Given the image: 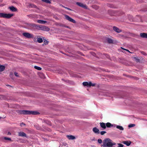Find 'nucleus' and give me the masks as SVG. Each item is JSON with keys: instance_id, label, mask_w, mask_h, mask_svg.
Listing matches in <instances>:
<instances>
[{"instance_id": "nucleus-52", "label": "nucleus", "mask_w": 147, "mask_h": 147, "mask_svg": "<svg viewBox=\"0 0 147 147\" xmlns=\"http://www.w3.org/2000/svg\"><path fill=\"white\" fill-rule=\"evenodd\" d=\"M91 140L92 141H94L95 140V138H94L93 139H92Z\"/></svg>"}, {"instance_id": "nucleus-46", "label": "nucleus", "mask_w": 147, "mask_h": 147, "mask_svg": "<svg viewBox=\"0 0 147 147\" xmlns=\"http://www.w3.org/2000/svg\"><path fill=\"white\" fill-rule=\"evenodd\" d=\"M78 53L79 54L81 55L84 56V55L82 54V53L80 52H78Z\"/></svg>"}, {"instance_id": "nucleus-8", "label": "nucleus", "mask_w": 147, "mask_h": 147, "mask_svg": "<svg viewBox=\"0 0 147 147\" xmlns=\"http://www.w3.org/2000/svg\"><path fill=\"white\" fill-rule=\"evenodd\" d=\"M76 4L81 7L85 9H87V6L86 5H84L83 3L80 2H77L76 3Z\"/></svg>"}, {"instance_id": "nucleus-45", "label": "nucleus", "mask_w": 147, "mask_h": 147, "mask_svg": "<svg viewBox=\"0 0 147 147\" xmlns=\"http://www.w3.org/2000/svg\"><path fill=\"white\" fill-rule=\"evenodd\" d=\"M65 8L66 9H67L69 10H70V11L72 10L71 9H70V8H68L67 7H65Z\"/></svg>"}, {"instance_id": "nucleus-35", "label": "nucleus", "mask_w": 147, "mask_h": 147, "mask_svg": "<svg viewBox=\"0 0 147 147\" xmlns=\"http://www.w3.org/2000/svg\"><path fill=\"white\" fill-rule=\"evenodd\" d=\"M135 126V125L134 124H130V125H128V127H134Z\"/></svg>"}, {"instance_id": "nucleus-4", "label": "nucleus", "mask_w": 147, "mask_h": 147, "mask_svg": "<svg viewBox=\"0 0 147 147\" xmlns=\"http://www.w3.org/2000/svg\"><path fill=\"white\" fill-rule=\"evenodd\" d=\"M16 112L19 114L24 115H28L29 112V111L27 110H17Z\"/></svg>"}, {"instance_id": "nucleus-11", "label": "nucleus", "mask_w": 147, "mask_h": 147, "mask_svg": "<svg viewBox=\"0 0 147 147\" xmlns=\"http://www.w3.org/2000/svg\"><path fill=\"white\" fill-rule=\"evenodd\" d=\"M9 9L11 11L13 12L16 11L17 10V9L13 6L9 7Z\"/></svg>"}, {"instance_id": "nucleus-57", "label": "nucleus", "mask_w": 147, "mask_h": 147, "mask_svg": "<svg viewBox=\"0 0 147 147\" xmlns=\"http://www.w3.org/2000/svg\"><path fill=\"white\" fill-rule=\"evenodd\" d=\"M60 52H61V53H63V54H64V53H63L62 52V51H61Z\"/></svg>"}, {"instance_id": "nucleus-2", "label": "nucleus", "mask_w": 147, "mask_h": 147, "mask_svg": "<svg viewBox=\"0 0 147 147\" xmlns=\"http://www.w3.org/2000/svg\"><path fill=\"white\" fill-rule=\"evenodd\" d=\"M113 95L116 98H126L128 97L127 93L123 92H115L114 94Z\"/></svg>"}, {"instance_id": "nucleus-27", "label": "nucleus", "mask_w": 147, "mask_h": 147, "mask_svg": "<svg viewBox=\"0 0 147 147\" xmlns=\"http://www.w3.org/2000/svg\"><path fill=\"white\" fill-rule=\"evenodd\" d=\"M116 127L117 128L121 130H123L124 129L123 128L122 126L120 125H117L116 126Z\"/></svg>"}, {"instance_id": "nucleus-9", "label": "nucleus", "mask_w": 147, "mask_h": 147, "mask_svg": "<svg viewBox=\"0 0 147 147\" xmlns=\"http://www.w3.org/2000/svg\"><path fill=\"white\" fill-rule=\"evenodd\" d=\"M28 7L29 8H33L37 9V7L33 4L28 3Z\"/></svg>"}, {"instance_id": "nucleus-20", "label": "nucleus", "mask_w": 147, "mask_h": 147, "mask_svg": "<svg viewBox=\"0 0 147 147\" xmlns=\"http://www.w3.org/2000/svg\"><path fill=\"white\" fill-rule=\"evenodd\" d=\"M38 26V25H36L34 24H30V28L35 27L37 29Z\"/></svg>"}, {"instance_id": "nucleus-54", "label": "nucleus", "mask_w": 147, "mask_h": 147, "mask_svg": "<svg viewBox=\"0 0 147 147\" xmlns=\"http://www.w3.org/2000/svg\"><path fill=\"white\" fill-rule=\"evenodd\" d=\"M6 86H10V87H12L11 86L9 85H6Z\"/></svg>"}, {"instance_id": "nucleus-58", "label": "nucleus", "mask_w": 147, "mask_h": 147, "mask_svg": "<svg viewBox=\"0 0 147 147\" xmlns=\"http://www.w3.org/2000/svg\"><path fill=\"white\" fill-rule=\"evenodd\" d=\"M44 44H45V43L43 44V45H44Z\"/></svg>"}, {"instance_id": "nucleus-40", "label": "nucleus", "mask_w": 147, "mask_h": 147, "mask_svg": "<svg viewBox=\"0 0 147 147\" xmlns=\"http://www.w3.org/2000/svg\"><path fill=\"white\" fill-rule=\"evenodd\" d=\"M117 144L118 145V147H123V145L122 144L118 143Z\"/></svg>"}, {"instance_id": "nucleus-6", "label": "nucleus", "mask_w": 147, "mask_h": 147, "mask_svg": "<svg viewBox=\"0 0 147 147\" xmlns=\"http://www.w3.org/2000/svg\"><path fill=\"white\" fill-rule=\"evenodd\" d=\"M22 35L25 37L28 38H32V35L28 32H24L22 34Z\"/></svg>"}, {"instance_id": "nucleus-21", "label": "nucleus", "mask_w": 147, "mask_h": 147, "mask_svg": "<svg viewBox=\"0 0 147 147\" xmlns=\"http://www.w3.org/2000/svg\"><path fill=\"white\" fill-rule=\"evenodd\" d=\"M6 97L5 96L3 95H0V99L1 100H6Z\"/></svg>"}, {"instance_id": "nucleus-49", "label": "nucleus", "mask_w": 147, "mask_h": 147, "mask_svg": "<svg viewBox=\"0 0 147 147\" xmlns=\"http://www.w3.org/2000/svg\"><path fill=\"white\" fill-rule=\"evenodd\" d=\"M96 85V84L95 83H92V85H91L92 86H95Z\"/></svg>"}, {"instance_id": "nucleus-56", "label": "nucleus", "mask_w": 147, "mask_h": 147, "mask_svg": "<svg viewBox=\"0 0 147 147\" xmlns=\"http://www.w3.org/2000/svg\"><path fill=\"white\" fill-rule=\"evenodd\" d=\"M62 7H63L65 8V7L63 6V5H62Z\"/></svg>"}, {"instance_id": "nucleus-12", "label": "nucleus", "mask_w": 147, "mask_h": 147, "mask_svg": "<svg viewBox=\"0 0 147 147\" xmlns=\"http://www.w3.org/2000/svg\"><path fill=\"white\" fill-rule=\"evenodd\" d=\"M140 36L143 38H147V33H142L140 34Z\"/></svg>"}, {"instance_id": "nucleus-17", "label": "nucleus", "mask_w": 147, "mask_h": 147, "mask_svg": "<svg viewBox=\"0 0 147 147\" xmlns=\"http://www.w3.org/2000/svg\"><path fill=\"white\" fill-rule=\"evenodd\" d=\"M5 68V66L0 64V72L4 71Z\"/></svg>"}, {"instance_id": "nucleus-7", "label": "nucleus", "mask_w": 147, "mask_h": 147, "mask_svg": "<svg viewBox=\"0 0 147 147\" xmlns=\"http://www.w3.org/2000/svg\"><path fill=\"white\" fill-rule=\"evenodd\" d=\"M18 136L22 137H25L28 138V136H27L26 134L24 132L22 131H20L18 133Z\"/></svg>"}, {"instance_id": "nucleus-28", "label": "nucleus", "mask_w": 147, "mask_h": 147, "mask_svg": "<svg viewBox=\"0 0 147 147\" xmlns=\"http://www.w3.org/2000/svg\"><path fill=\"white\" fill-rule=\"evenodd\" d=\"M134 60H136L137 62H140V58H139L138 57H133Z\"/></svg>"}, {"instance_id": "nucleus-42", "label": "nucleus", "mask_w": 147, "mask_h": 147, "mask_svg": "<svg viewBox=\"0 0 147 147\" xmlns=\"http://www.w3.org/2000/svg\"><path fill=\"white\" fill-rule=\"evenodd\" d=\"M26 124L24 123H22L20 124V126L22 127L23 125H25Z\"/></svg>"}, {"instance_id": "nucleus-33", "label": "nucleus", "mask_w": 147, "mask_h": 147, "mask_svg": "<svg viewBox=\"0 0 147 147\" xmlns=\"http://www.w3.org/2000/svg\"><path fill=\"white\" fill-rule=\"evenodd\" d=\"M34 68L35 69L39 70H40L42 69V68L41 67L36 66H34Z\"/></svg>"}, {"instance_id": "nucleus-59", "label": "nucleus", "mask_w": 147, "mask_h": 147, "mask_svg": "<svg viewBox=\"0 0 147 147\" xmlns=\"http://www.w3.org/2000/svg\"><path fill=\"white\" fill-rule=\"evenodd\" d=\"M1 118V117H0V119Z\"/></svg>"}, {"instance_id": "nucleus-1", "label": "nucleus", "mask_w": 147, "mask_h": 147, "mask_svg": "<svg viewBox=\"0 0 147 147\" xmlns=\"http://www.w3.org/2000/svg\"><path fill=\"white\" fill-rule=\"evenodd\" d=\"M116 143L109 138L105 139L102 141V144L101 146L103 147H112L113 146L116 145Z\"/></svg>"}, {"instance_id": "nucleus-32", "label": "nucleus", "mask_w": 147, "mask_h": 147, "mask_svg": "<svg viewBox=\"0 0 147 147\" xmlns=\"http://www.w3.org/2000/svg\"><path fill=\"white\" fill-rule=\"evenodd\" d=\"M5 13H0V17H3L5 18Z\"/></svg>"}, {"instance_id": "nucleus-55", "label": "nucleus", "mask_w": 147, "mask_h": 147, "mask_svg": "<svg viewBox=\"0 0 147 147\" xmlns=\"http://www.w3.org/2000/svg\"><path fill=\"white\" fill-rule=\"evenodd\" d=\"M66 27L67 28H69V27L68 26H65V27Z\"/></svg>"}, {"instance_id": "nucleus-16", "label": "nucleus", "mask_w": 147, "mask_h": 147, "mask_svg": "<svg viewBox=\"0 0 147 147\" xmlns=\"http://www.w3.org/2000/svg\"><path fill=\"white\" fill-rule=\"evenodd\" d=\"M100 127L103 128V129H105L106 128V127L105 123L102 122L100 123Z\"/></svg>"}, {"instance_id": "nucleus-15", "label": "nucleus", "mask_w": 147, "mask_h": 147, "mask_svg": "<svg viewBox=\"0 0 147 147\" xmlns=\"http://www.w3.org/2000/svg\"><path fill=\"white\" fill-rule=\"evenodd\" d=\"M122 143L128 146L130 145L131 143V142L130 141H123Z\"/></svg>"}, {"instance_id": "nucleus-37", "label": "nucleus", "mask_w": 147, "mask_h": 147, "mask_svg": "<svg viewBox=\"0 0 147 147\" xmlns=\"http://www.w3.org/2000/svg\"><path fill=\"white\" fill-rule=\"evenodd\" d=\"M98 142L99 144H101L102 143V141L100 139H98Z\"/></svg>"}, {"instance_id": "nucleus-38", "label": "nucleus", "mask_w": 147, "mask_h": 147, "mask_svg": "<svg viewBox=\"0 0 147 147\" xmlns=\"http://www.w3.org/2000/svg\"><path fill=\"white\" fill-rule=\"evenodd\" d=\"M27 16L28 17H30V18H33V15L32 14L28 15Z\"/></svg>"}, {"instance_id": "nucleus-43", "label": "nucleus", "mask_w": 147, "mask_h": 147, "mask_svg": "<svg viewBox=\"0 0 147 147\" xmlns=\"http://www.w3.org/2000/svg\"><path fill=\"white\" fill-rule=\"evenodd\" d=\"M141 53L142 54H143V55H146V53H145V52H144V51H142V52H141Z\"/></svg>"}, {"instance_id": "nucleus-51", "label": "nucleus", "mask_w": 147, "mask_h": 147, "mask_svg": "<svg viewBox=\"0 0 147 147\" xmlns=\"http://www.w3.org/2000/svg\"><path fill=\"white\" fill-rule=\"evenodd\" d=\"M124 49V50H125L126 51H127L128 52H129L130 53V52L129 51V50H127V49Z\"/></svg>"}, {"instance_id": "nucleus-53", "label": "nucleus", "mask_w": 147, "mask_h": 147, "mask_svg": "<svg viewBox=\"0 0 147 147\" xmlns=\"http://www.w3.org/2000/svg\"><path fill=\"white\" fill-rule=\"evenodd\" d=\"M7 134L8 135H10L11 134V133L10 132H8L7 133Z\"/></svg>"}, {"instance_id": "nucleus-22", "label": "nucleus", "mask_w": 147, "mask_h": 147, "mask_svg": "<svg viewBox=\"0 0 147 147\" xmlns=\"http://www.w3.org/2000/svg\"><path fill=\"white\" fill-rule=\"evenodd\" d=\"M67 137L69 140H74L75 138V136L72 135L67 136Z\"/></svg>"}, {"instance_id": "nucleus-10", "label": "nucleus", "mask_w": 147, "mask_h": 147, "mask_svg": "<svg viewBox=\"0 0 147 147\" xmlns=\"http://www.w3.org/2000/svg\"><path fill=\"white\" fill-rule=\"evenodd\" d=\"M113 29L115 31L118 33L121 32L122 31L121 30L119 29L116 26H113Z\"/></svg>"}, {"instance_id": "nucleus-30", "label": "nucleus", "mask_w": 147, "mask_h": 147, "mask_svg": "<svg viewBox=\"0 0 147 147\" xmlns=\"http://www.w3.org/2000/svg\"><path fill=\"white\" fill-rule=\"evenodd\" d=\"M83 86H86L88 87V82H84L82 83Z\"/></svg>"}, {"instance_id": "nucleus-36", "label": "nucleus", "mask_w": 147, "mask_h": 147, "mask_svg": "<svg viewBox=\"0 0 147 147\" xmlns=\"http://www.w3.org/2000/svg\"><path fill=\"white\" fill-rule=\"evenodd\" d=\"M44 42L45 43V45H47L48 44L49 42L46 39L44 40Z\"/></svg>"}, {"instance_id": "nucleus-13", "label": "nucleus", "mask_w": 147, "mask_h": 147, "mask_svg": "<svg viewBox=\"0 0 147 147\" xmlns=\"http://www.w3.org/2000/svg\"><path fill=\"white\" fill-rule=\"evenodd\" d=\"M29 112L28 113H29L28 114V115L32 114L34 115H36L39 114V112L36 111H29Z\"/></svg>"}, {"instance_id": "nucleus-24", "label": "nucleus", "mask_w": 147, "mask_h": 147, "mask_svg": "<svg viewBox=\"0 0 147 147\" xmlns=\"http://www.w3.org/2000/svg\"><path fill=\"white\" fill-rule=\"evenodd\" d=\"M128 18L129 20L131 22H133L134 21L132 16L131 15H129L128 16Z\"/></svg>"}, {"instance_id": "nucleus-25", "label": "nucleus", "mask_w": 147, "mask_h": 147, "mask_svg": "<svg viewBox=\"0 0 147 147\" xmlns=\"http://www.w3.org/2000/svg\"><path fill=\"white\" fill-rule=\"evenodd\" d=\"M107 41L109 43H113V41L110 38H108L107 39Z\"/></svg>"}, {"instance_id": "nucleus-41", "label": "nucleus", "mask_w": 147, "mask_h": 147, "mask_svg": "<svg viewBox=\"0 0 147 147\" xmlns=\"http://www.w3.org/2000/svg\"><path fill=\"white\" fill-rule=\"evenodd\" d=\"M92 83L91 82H88V87H90L92 86Z\"/></svg>"}, {"instance_id": "nucleus-44", "label": "nucleus", "mask_w": 147, "mask_h": 147, "mask_svg": "<svg viewBox=\"0 0 147 147\" xmlns=\"http://www.w3.org/2000/svg\"><path fill=\"white\" fill-rule=\"evenodd\" d=\"M18 73H17L16 72H15L14 73V75L16 77H18L19 76L18 75Z\"/></svg>"}, {"instance_id": "nucleus-19", "label": "nucleus", "mask_w": 147, "mask_h": 147, "mask_svg": "<svg viewBox=\"0 0 147 147\" xmlns=\"http://www.w3.org/2000/svg\"><path fill=\"white\" fill-rule=\"evenodd\" d=\"M37 22L41 24H45L47 22L46 21L42 20H38Z\"/></svg>"}, {"instance_id": "nucleus-23", "label": "nucleus", "mask_w": 147, "mask_h": 147, "mask_svg": "<svg viewBox=\"0 0 147 147\" xmlns=\"http://www.w3.org/2000/svg\"><path fill=\"white\" fill-rule=\"evenodd\" d=\"M106 127H110L113 126V125L111 124L110 123L108 122L106 124Z\"/></svg>"}, {"instance_id": "nucleus-26", "label": "nucleus", "mask_w": 147, "mask_h": 147, "mask_svg": "<svg viewBox=\"0 0 147 147\" xmlns=\"http://www.w3.org/2000/svg\"><path fill=\"white\" fill-rule=\"evenodd\" d=\"M37 42L39 43L42 42L43 41L42 39V38L40 37L37 38Z\"/></svg>"}, {"instance_id": "nucleus-18", "label": "nucleus", "mask_w": 147, "mask_h": 147, "mask_svg": "<svg viewBox=\"0 0 147 147\" xmlns=\"http://www.w3.org/2000/svg\"><path fill=\"white\" fill-rule=\"evenodd\" d=\"M13 16V14H6L5 13V18H11V17Z\"/></svg>"}, {"instance_id": "nucleus-50", "label": "nucleus", "mask_w": 147, "mask_h": 147, "mask_svg": "<svg viewBox=\"0 0 147 147\" xmlns=\"http://www.w3.org/2000/svg\"><path fill=\"white\" fill-rule=\"evenodd\" d=\"M31 24V23H28L27 24V25H28V26H29V27H30V24Z\"/></svg>"}, {"instance_id": "nucleus-47", "label": "nucleus", "mask_w": 147, "mask_h": 147, "mask_svg": "<svg viewBox=\"0 0 147 147\" xmlns=\"http://www.w3.org/2000/svg\"><path fill=\"white\" fill-rule=\"evenodd\" d=\"M108 6L110 7H112V5L111 4H108Z\"/></svg>"}, {"instance_id": "nucleus-34", "label": "nucleus", "mask_w": 147, "mask_h": 147, "mask_svg": "<svg viewBox=\"0 0 147 147\" xmlns=\"http://www.w3.org/2000/svg\"><path fill=\"white\" fill-rule=\"evenodd\" d=\"M57 25L63 27H65V25L62 24L61 23H58Z\"/></svg>"}, {"instance_id": "nucleus-5", "label": "nucleus", "mask_w": 147, "mask_h": 147, "mask_svg": "<svg viewBox=\"0 0 147 147\" xmlns=\"http://www.w3.org/2000/svg\"><path fill=\"white\" fill-rule=\"evenodd\" d=\"M65 17L66 19L67 20L73 23H76V22L74 19L70 17L68 15H65Z\"/></svg>"}, {"instance_id": "nucleus-48", "label": "nucleus", "mask_w": 147, "mask_h": 147, "mask_svg": "<svg viewBox=\"0 0 147 147\" xmlns=\"http://www.w3.org/2000/svg\"><path fill=\"white\" fill-rule=\"evenodd\" d=\"M61 80H63V81H65V82H68V80H64V79H62Z\"/></svg>"}, {"instance_id": "nucleus-31", "label": "nucleus", "mask_w": 147, "mask_h": 147, "mask_svg": "<svg viewBox=\"0 0 147 147\" xmlns=\"http://www.w3.org/2000/svg\"><path fill=\"white\" fill-rule=\"evenodd\" d=\"M3 139L4 140L11 141V139L9 138H7L6 137H4L3 138Z\"/></svg>"}, {"instance_id": "nucleus-14", "label": "nucleus", "mask_w": 147, "mask_h": 147, "mask_svg": "<svg viewBox=\"0 0 147 147\" xmlns=\"http://www.w3.org/2000/svg\"><path fill=\"white\" fill-rule=\"evenodd\" d=\"M92 130L95 133L99 134L100 133L99 130L96 127H94L93 128Z\"/></svg>"}, {"instance_id": "nucleus-29", "label": "nucleus", "mask_w": 147, "mask_h": 147, "mask_svg": "<svg viewBox=\"0 0 147 147\" xmlns=\"http://www.w3.org/2000/svg\"><path fill=\"white\" fill-rule=\"evenodd\" d=\"M42 2H45L47 3L50 4L51 2L49 0H41Z\"/></svg>"}, {"instance_id": "nucleus-3", "label": "nucleus", "mask_w": 147, "mask_h": 147, "mask_svg": "<svg viewBox=\"0 0 147 147\" xmlns=\"http://www.w3.org/2000/svg\"><path fill=\"white\" fill-rule=\"evenodd\" d=\"M37 29L47 31H49L50 30V28L48 27L41 25H38Z\"/></svg>"}, {"instance_id": "nucleus-39", "label": "nucleus", "mask_w": 147, "mask_h": 147, "mask_svg": "<svg viewBox=\"0 0 147 147\" xmlns=\"http://www.w3.org/2000/svg\"><path fill=\"white\" fill-rule=\"evenodd\" d=\"M106 133V131H101L100 132V134L101 135H103L105 134Z\"/></svg>"}]
</instances>
